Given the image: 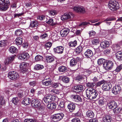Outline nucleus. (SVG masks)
Segmentation results:
<instances>
[{"label": "nucleus", "mask_w": 122, "mask_h": 122, "mask_svg": "<svg viewBox=\"0 0 122 122\" xmlns=\"http://www.w3.org/2000/svg\"><path fill=\"white\" fill-rule=\"evenodd\" d=\"M86 97L90 100L94 99L98 96L97 91L93 88L87 89L86 90Z\"/></svg>", "instance_id": "obj_1"}, {"label": "nucleus", "mask_w": 122, "mask_h": 122, "mask_svg": "<svg viewBox=\"0 0 122 122\" xmlns=\"http://www.w3.org/2000/svg\"><path fill=\"white\" fill-rule=\"evenodd\" d=\"M108 5L109 8L113 11L117 10L119 8L118 2L115 0H110L108 3Z\"/></svg>", "instance_id": "obj_2"}, {"label": "nucleus", "mask_w": 122, "mask_h": 122, "mask_svg": "<svg viewBox=\"0 0 122 122\" xmlns=\"http://www.w3.org/2000/svg\"><path fill=\"white\" fill-rule=\"evenodd\" d=\"M9 0H0V10L2 11L6 10L8 8Z\"/></svg>", "instance_id": "obj_3"}, {"label": "nucleus", "mask_w": 122, "mask_h": 122, "mask_svg": "<svg viewBox=\"0 0 122 122\" xmlns=\"http://www.w3.org/2000/svg\"><path fill=\"white\" fill-rule=\"evenodd\" d=\"M104 68L107 70H109L112 69L113 66V62L110 60L106 61L103 64Z\"/></svg>", "instance_id": "obj_4"}, {"label": "nucleus", "mask_w": 122, "mask_h": 122, "mask_svg": "<svg viewBox=\"0 0 122 122\" xmlns=\"http://www.w3.org/2000/svg\"><path fill=\"white\" fill-rule=\"evenodd\" d=\"M56 97L54 95L48 94L46 95L43 98V100L46 103L51 102L52 101H54Z\"/></svg>", "instance_id": "obj_5"}, {"label": "nucleus", "mask_w": 122, "mask_h": 122, "mask_svg": "<svg viewBox=\"0 0 122 122\" xmlns=\"http://www.w3.org/2000/svg\"><path fill=\"white\" fill-rule=\"evenodd\" d=\"M64 116V114L61 113L54 114L52 117L55 122L58 121L62 119Z\"/></svg>", "instance_id": "obj_6"}, {"label": "nucleus", "mask_w": 122, "mask_h": 122, "mask_svg": "<svg viewBox=\"0 0 122 122\" xmlns=\"http://www.w3.org/2000/svg\"><path fill=\"white\" fill-rule=\"evenodd\" d=\"M69 58L70 60V65L71 67L75 66L77 64V62L80 60V58L78 57H76V58L72 57H70Z\"/></svg>", "instance_id": "obj_7"}, {"label": "nucleus", "mask_w": 122, "mask_h": 122, "mask_svg": "<svg viewBox=\"0 0 122 122\" xmlns=\"http://www.w3.org/2000/svg\"><path fill=\"white\" fill-rule=\"evenodd\" d=\"M73 10L77 12H79L82 13H84L86 12L85 8L83 6H75L73 8Z\"/></svg>", "instance_id": "obj_8"}, {"label": "nucleus", "mask_w": 122, "mask_h": 122, "mask_svg": "<svg viewBox=\"0 0 122 122\" xmlns=\"http://www.w3.org/2000/svg\"><path fill=\"white\" fill-rule=\"evenodd\" d=\"M18 74L14 71L10 72L8 74V77L9 78L13 80L17 79L19 77Z\"/></svg>", "instance_id": "obj_9"}, {"label": "nucleus", "mask_w": 122, "mask_h": 122, "mask_svg": "<svg viewBox=\"0 0 122 122\" xmlns=\"http://www.w3.org/2000/svg\"><path fill=\"white\" fill-rule=\"evenodd\" d=\"M121 90V88L120 85L115 86L112 89V92L115 95H117L119 93Z\"/></svg>", "instance_id": "obj_10"}, {"label": "nucleus", "mask_w": 122, "mask_h": 122, "mask_svg": "<svg viewBox=\"0 0 122 122\" xmlns=\"http://www.w3.org/2000/svg\"><path fill=\"white\" fill-rule=\"evenodd\" d=\"M15 56H10L6 58L4 61L5 64L7 66L11 62L14 60Z\"/></svg>", "instance_id": "obj_11"}, {"label": "nucleus", "mask_w": 122, "mask_h": 122, "mask_svg": "<svg viewBox=\"0 0 122 122\" xmlns=\"http://www.w3.org/2000/svg\"><path fill=\"white\" fill-rule=\"evenodd\" d=\"M64 48L62 46H59L55 48L54 50L55 52L59 54H62Z\"/></svg>", "instance_id": "obj_12"}, {"label": "nucleus", "mask_w": 122, "mask_h": 122, "mask_svg": "<svg viewBox=\"0 0 122 122\" xmlns=\"http://www.w3.org/2000/svg\"><path fill=\"white\" fill-rule=\"evenodd\" d=\"M73 17V14L71 13L68 14L65 13L61 17V19L62 20H64Z\"/></svg>", "instance_id": "obj_13"}, {"label": "nucleus", "mask_w": 122, "mask_h": 122, "mask_svg": "<svg viewBox=\"0 0 122 122\" xmlns=\"http://www.w3.org/2000/svg\"><path fill=\"white\" fill-rule=\"evenodd\" d=\"M30 56L29 54L27 52L22 53L19 57L21 60L25 61L29 59Z\"/></svg>", "instance_id": "obj_14"}, {"label": "nucleus", "mask_w": 122, "mask_h": 122, "mask_svg": "<svg viewBox=\"0 0 122 122\" xmlns=\"http://www.w3.org/2000/svg\"><path fill=\"white\" fill-rule=\"evenodd\" d=\"M32 106L34 108H37L40 105V102L38 100L36 99L33 100L31 102Z\"/></svg>", "instance_id": "obj_15"}, {"label": "nucleus", "mask_w": 122, "mask_h": 122, "mask_svg": "<svg viewBox=\"0 0 122 122\" xmlns=\"http://www.w3.org/2000/svg\"><path fill=\"white\" fill-rule=\"evenodd\" d=\"M56 59V57L53 56H46V60L47 63H51L53 62Z\"/></svg>", "instance_id": "obj_16"}, {"label": "nucleus", "mask_w": 122, "mask_h": 122, "mask_svg": "<svg viewBox=\"0 0 122 122\" xmlns=\"http://www.w3.org/2000/svg\"><path fill=\"white\" fill-rule=\"evenodd\" d=\"M111 85L110 83H105L102 86V89L104 91L109 90L111 88Z\"/></svg>", "instance_id": "obj_17"}, {"label": "nucleus", "mask_w": 122, "mask_h": 122, "mask_svg": "<svg viewBox=\"0 0 122 122\" xmlns=\"http://www.w3.org/2000/svg\"><path fill=\"white\" fill-rule=\"evenodd\" d=\"M70 31V30L68 28H65L62 30L60 31V34L62 37L66 36Z\"/></svg>", "instance_id": "obj_18"}, {"label": "nucleus", "mask_w": 122, "mask_h": 122, "mask_svg": "<svg viewBox=\"0 0 122 122\" xmlns=\"http://www.w3.org/2000/svg\"><path fill=\"white\" fill-rule=\"evenodd\" d=\"M67 107L70 112H72L75 109L76 105L74 103H71L68 105Z\"/></svg>", "instance_id": "obj_19"}, {"label": "nucleus", "mask_w": 122, "mask_h": 122, "mask_svg": "<svg viewBox=\"0 0 122 122\" xmlns=\"http://www.w3.org/2000/svg\"><path fill=\"white\" fill-rule=\"evenodd\" d=\"M109 42L107 41L102 42L100 44V47L102 49L106 48L107 47L109 46Z\"/></svg>", "instance_id": "obj_20"}, {"label": "nucleus", "mask_w": 122, "mask_h": 122, "mask_svg": "<svg viewBox=\"0 0 122 122\" xmlns=\"http://www.w3.org/2000/svg\"><path fill=\"white\" fill-rule=\"evenodd\" d=\"M85 56L87 58H90L93 55L92 51L90 49L87 50L85 52Z\"/></svg>", "instance_id": "obj_21"}, {"label": "nucleus", "mask_w": 122, "mask_h": 122, "mask_svg": "<svg viewBox=\"0 0 122 122\" xmlns=\"http://www.w3.org/2000/svg\"><path fill=\"white\" fill-rule=\"evenodd\" d=\"M108 106L110 108L113 109L117 107V104L116 102L112 101L108 104Z\"/></svg>", "instance_id": "obj_22"}, {"label": "nucleus", "mask_w": 122, "mask_h": 122, "mask_svg": "<svg viewBox=\"0 0 122 122\" xmlns=\"http://www.w3.org/2000/svg\"><path fill=\"white\" fill-rule=\"evenodd\" d=\"M42 85L45 86H48L51 85L52 84L51 81L47 80L46 79L43 80L42 81Z\"/></svg>", "instance_id": "obj_23"}, {"label": "nucleus", "mask_w": 122, "mask_h": 122, "mask_svg": "<svg viewBox=\"0 0 122 122\" xmlns=\"http://www.w3.org/2000/svg\"><path fill=\"white\" fill-rule=\"evenodd\" d=\"M115 56L117 59L119 61L122 60V52L119 51L115 54Z\"/></svg>", "instance_id": "obj_24"}, {"label": "nucleus", "mask_w": 122, "mask_h": 122, "mask_svg": "<svg viewBox=\"0 0 122 122\" xmlns=\"http://www.w3.org/2000/svg\"><path fill=\"white\" fill-rule=\"evenodd\" d=\"M83 89V86L80 85L75 86L74 88V90L77 91V92H80L82 91Z\"/></svg>", "instance_id": "obj_25"}, {"label": "nucleus", "mask_w": 122, "mask_h": 122, "mask_svg": "<svg viewBox=\"0 0 122 122\" xmlns=\"http://www.w3.org/2000/svg\"><path fill=\"white\" fill-rule=\"evenodd\" d=\"M29 65V64L26 63L25 62H24L21 63L20 65V69L25 70L26 67H27Z\"/></svg>", "instance_id": "obj_26"}, {"label": "nucleus", "mask_w": 122, "mask_h": 122, "mask_svg": "<svg viewBox=\"0 0 122 122\" xmlns=\"http://www.w3.org/2000/svg\"><path fill=\"white\" fill-rule=\"evenodd\" d=\"M71 98H73L77 101L81 102L82 99L80 96L76 95H71Z\"/></svg>", "instance_id": "obj_27"}, {"label": "nucleus", "mask_w": 122, "mask_h": 122, "mask_svg": "<svg viewBox=\"0 0 122 122\" xmlns=\"http://www.w3.org/2000/svg\"><path fill=\"white\" fill-rule=\"evenodd\" d=\"M122 69V64L117 66L116 69L113 71V73L114 74H117Z\"/></svg>", "instance_id": "obj_28"}, {"label": "nucleus", "mask_w": 122, "mask_h": 122, "mask_svg": "<svg viewBox=\"0 0 122 122\" xmlns=\"http://www.w3.org/2000/svg\"><path fill=\"white\" fill-rule=\"evenodd\" d=\"M31 100L29 98H25L22 102V103L25 105H29L30 102Z\"/></svg>", "instance_id": "obj_29"}, {"label": "nucleus", "mask_w": 122, "mask_h": 122, "mask_svg": "<svg viewBox=\"0 0 122 122\" xmlns=\"http://www.w3.org/2000/svg\"><path fill=\"white\" fill-rule=\"evenodd\" d=\"M112 120V118L110 116H105L103 118L104 122H110Z\"/></svg>", "instance_id": "obj_30"}, {"label": "nucleus", "mask_w": 122, "mask_h": 122, "mask_svg": "<svg viewBox=\"0 0 122 122\" xmlns=\"http://www.w3.org/2000/svg\"><path fill=\"white\" fill-rule=\"evenodd\" d=\"M56 104L54 103L48 104L47 105L48 108L49 109L51 110L53 109H55L56 107Z\"/></svg>", "instance_id": "obj_31"}, {"label": "nucleus", "mask_w": 122, "mask_h": 122, "mask_svg": "<svg viewBox=\"0 0 122 122\" xmlns=\"http://www.w3.org/2000/svg\"><path fill=\"white\" fill-rule=\"evenodd\" d=\"M15 41L17 45H21L22 43V39L20 37H18L15 40Z\"/></svg>", "instance_id": "obj_32"}, {"label": "nucleus", "mask_w": 122, "mask_h": 122, "mask_svg": "<svg viewBox=\"0 0 122 122\" xmlns=\"http://www.w3.org/2000/svg\"><path fill=\"white\" fill-rule=\"evenodd\" d=\"M96 85V83L94 82H88L86 83V86L89 89L93 88Z\"/></svg>", "instance_id": "obj_33"}, {"label": "nucleus", "mask_w": 122, "mask_h": 122, "mask_svg": "<svg viewBox=\"0 0 122 122\" xmlns=\"http://www.w3.org/2000/svg\"><path fill=\"white\" fill-rule=\"evenodd\" d=\"M101 77V75L100 73H98L92 79V80L94 82H97L100 80Z\"/></svg>", "instance_id": "obj_34"}, {"label": "nucleus", "mask_w": 122, "mask_h": 122, "mask_svg": "<svg viewBox=\"0 0 122 122\" xmlns=\"http://www.w3.org/2000/svg\"><path fill=\"white\" fill-rule=\"evenodd\" d=\"M58 107L60 109H63L64 107V103L62 100H61L58 101Z\"/></svg>", "instance_id": "obj_35"}, {"label": "nucleus", "mask_w": 122, "mask_h": 122, "mask_svg": "<svg viewBox=\"0 0 122 122\" xmlns=\"http://www.w3.org/2000/svg\"><path fill=\"white\" fill-rule=\"evenodd\" d=\"M10 52L13 53H16L17 51V49L15 47L11 46L9 49Z\"/></svg>", "instance_id": "obj_36"}, {"label": "nucleus", "mask_w": 122, "mask_h": 122, "mask_svg": "<svg viewBox=\"0 0 122 122\" xmlns=\"http://www.w3.org/2000/svg\"><path fill=\"white\" fill-rule=\"evenodd\" d=\"M58 70L60 72H64L67 71V68L65 66H59L58 68Z\"/></svg>", "instance_id": "obj_37"}, {"label": "nucleus", "mask_w": 122, "mask_h": 122, "mask_svg": "<svg viewBox=\"0 0 122 122\" xmlns=\"http://www.w3.org/2000/svg\"><path fill=\"white\" fill-rule=\"evenodd\" d=\"M87 117L90 118H93L94 116V114L93 112L92 111H88L86 113Z\"/></svg>", "instance_id": "obj_38"}, {"label": "nucleus", "mask_w": 122, "mask_h": 122, "mask_svg": "<svg viewBox=\"0 0 122 122\" xmlns=\"http://www.w3.org/2000/svg\"><path fill=\"white\" fill-rule=\"evenodd\" d=\"M44 68L43 65L40 64H37L35 66L34 69L36 70H38L42 69Z\"/></svg>", "instance_id": "obj_39"}, {"label": "nucleus", "mask_w": 122, "mask_h": 122, "mask_svg": "<svg viewBox=\"0 0 122 122\" xmlns=\"http://www.w3.org/2000/svg\"><path fill=\"white\" fill-rule=\"evenodd\" d=\"M121 110V108L119 107H115L113 109V111L115 114H117L119 113Z\"/></svg>", "instance_id": "obj_40"}, {"label": "nucleus", "mask_w": 122, "mask_h": 122, "mask_svg": "<svg viewBox=\"0 0 122 122\" xmlns=\"http://www.w3.org/2000/svg\"><path fill=\"white\" fill-rule=\"evenodd\" d=\"M38 23L37 21L35 20H34L31 22L30 25V27H34L37 26Z\"/></svg>", "instance_id": "obj_41"}, {"label": "nucleus", "mask_w": 122, "mask_h": 122, "mask_svg": "<svg viewBox=\"0 0 122 122\" xmlns=\"http://www.w3.org/2000/svg\"><path fill=\"white\" fill-rule=\"evenodd\" d=\"M62 80L63 82L67 83L69 82V79L68 77L66 76H63L62 77Z\"/></svg>", "instance_id": "obj_42"}, {"label": "nucleus", "mask_w": 122, "mask_h": 122, "mask_svg": "<svg viewBox=\"0 0 122 122\" xmlns=\"http://www.w3.org/2000/svg\"><path fill=\"white\" fill-rule=\"evenodd\" d=\"M106 100L103 97H101L99 100L98 103L100 105L102 106L104 104Z\"/></svg>", "instance_id": "obj_43"}, {"label": "nucleus", "mask_w": 122, "mask_h": 122, "mask_svg": "<svg viewBox=\"0 0 122 122\" xmlns=\"http://www.w3.org/2000/svg\"><path fill=\"white\" fill-rule=\"evenodd\" d=\"M46 23L47 24L52 26L56 24V23L54 22L53 19H49Z\"/></svg>", "instance_id": "obj_44"}, {"label": "nucleus", "mask_w": 122, "mask_h": 122, "mask_svg": "<svg viewBox=\"0 0 122 122\" xmlns=\"http://www.w3.org/2000/svg\"><path fill=\"white\" fill-rule=\"evenodd\" d=\"M69 45L70 47H74L77 45V41L75 40L69 43Z\"/></svg>", "instance_id": "obj_45"}, {"label": "nucleus", "mask_w": 122, "mask_h": 122, "mask_svg": "<svg viewBox=\"0 0 122 122\" xmlns=\"http://www.w3.org/2000/svg\"><path fill=\"white\" fill-rule=\"evenodd\" d=\"M43 57L39 55L36 56L35 58V60L36 61L38 62L42 60L43 59Z\"/></svg>", "instance_id": "obj_46"}, {"label": "nucleus", "mask_w": 122, "mask_h": 122, "mask_svg": "<svg viewBox=\"0 0 122 122\" xmlns=\"http://www.w3.org/2000/svg\"><path fill=\"white\" fill-rule=\"evenodd\" d=\"M82 49L83 48L82 46H80L76 48L75 51L77 54H79L81 52L82 50Z\"/></svg>", "instance_id": "obj_47"}, {"label": "nucleus", "mask_w": 122, "mask_h": 122, "mask_svg": "<svg viewBox=\"0 0 122 122\" xmlns=\"http://www.w3.org/2000/svg\"><path fill=\"white\" fill-rule=\"evenodd\" d=\"M19 100L18 99L17 97H15L13 98L12 100V102H13L15 105H17L19 102Z\"/></svg>", "instance_id": "obj_48"}, {"label": "nucleus", "mask_w": 122, "mask_h": 122, "mask_svg": "<svg viewBox=\"0 0 122 122\" xmlns=\"http://www.w3.org/2000/svg\"><path fill=\"white\" fill-rule=\"evenodd\" d=\"M92 44L94 45H97L99 43V40L98 38H95L93 39L92 41Z\"/></svg>", "instance_id": "obj_49"}, {"label": "nucleus", "mask_w": 122, "mask_h": 122, "mask_svg": "<svg viewBox=\"0 0 122 122\" xmlns=\"http://www.w3.org/2000/svg\"><path fill=\"white\" fill-rule=\"evenodd\" d=\"M22 34V31L20 29L17 30L15 32V35L17 36H20Z\"/></svg>", "instance_id": "obj_50"}, {"label": "nucleus", "mask_w": 122, "mask_h": 122, "mask_svg": "<svg viewBox=\"0 0 122 122\" xmlns=\"http://www.w3.org/2000/svg\"><path fill=\"white\" fill-rule=\"evenodd\" d=\"M5 101L3 97L0 96V108L1 107L2 105L5 104Z\"/></svg>", "instance_id": "obj_51"}, {"label": "nucleus", "mask_w": 122, "mask_h": 122, "mask_svg": "<svg viewBox=\"0 0 122 122\" xmlns=\"http://www.w3.org/2000/svg\"><path fill=\"white\" fill-rule=\"evenodd\" d=\"M105 82V81L103 80L100 81H99L96 83L95 85L96 86L98 87L100 86L101 85L104 83Z\"/></svg>", "instance_id": "obj_52"}, {"label": "nucleus", "mask_w": 122, "mask_h": 122, "mask_svg": "<svg viewBox=\"0 0 122 122\" xmlns=\"http://www.w3.org/2000/svg\"><path fill=\"white\" fill-rule=\"evenodd\" d=\"M105 59L103 58H101L99 59L97 61L98 64L99 65H102L104 63Z\"/></svg>", "instance_id": "obj_53"}, {"label": "nucleus", "mask_w": 122, "mask_h": 122, "mask_svg": "<svg viewBox=\"0 0 122 122\" xmlns=\"http://www.w3.org/2000/svg\"><path fill=\"white\" fill-rule=\"evenodd\" d=\"M35 121L34 119H26L24 120V122H35Z\"/></svg>", "instance_id": "obj_54"}, {"label": "nucleus", "mask_w": 122, "mask_h": 122, "mask_svg": "<svg viewBox=\"0 0 122 122\" xmlns=\"http://www.w3.org/2000/svg\"><path fill=\"white\" fill-rule=\"evenodd\" d=\"M50 93L53 94H58V91L57 90L55 89H53L50 91Z\"/></svg>", "instance_id": "obj_55"}, {"label": "nucleus", "mask_w": 122, "mask_h": 122, "mask_svg": "<svg viewBox=\"0 0 122 122\" xmlns=\"http://www.w3.org/2000/svg\"><path fill=\"white\" fill-rule=\"evenodd\" d=\"M49 13V14L51 15H54L56 14V12L55 10H50Z\"/></svg>", "instance_id": "obj_56"}, {"label": "nucleus", "mask_w": 122, "mask_h": 122, "mask_svg": "<svg viewBox=\"0 0 122 122\" xmlns=\"http://www.w3.org/2000/svg\"><path fill=\"white\" fill-rule=\"evenodd\" d=\"M72 122H80V120L78 118L75 117L73 118L71 120Z\"/></svg>", "instance_id": "obj_57"}, {"label": "nucleus", "mask_w": 122, "mask_h": 122, "mask_svg": "<svg viewBox=\"0 0 122 122\" xmlns=\"http://www.w3.org/2000/svg\"><path fill=\"white\" fill-rule=\"evenodd\" d=\"M6 44V41H0V47H1L5 46Z\"/></svg>", "instance_id": "obj_58"}, {"label": "nucleus", "mask_w": 122, "mask_h": 122, "mask_svg": "<svg viewBox=\"0 0 122 122\" xmlns=\"http://www.w3.org/2000/svg\"><path fill=\"white\" fill-rule=\"evenodd\" d=\"M121 47L119 45V44H115L114 46V49L116 50H120Z\"/></svg>", "instance_id": "obj_59"}, {"label": "nucleus", "mask_w": 122, "mask_h": 122, "mask_svg": "<svg viewBox=\"0 0 122 122\" xmlns=\"http://www.w3.org/2000/svg\"><path fill=\"white\" fill-rule=\"evenodd\" d=\"M46 18V17L44 15H41L38 17V19L41 20H44Z\"/></svg>", "instance_id": "obj_60"}, {"label": "nucleus", "mask_w": 122, "mask_h": 122, "mask_svg": "<svg viewBox=\"0 0 122 122\" xmlns=\"http://www.w3.org/2000/svg\"><path fill=\"white\" fill-rule=\"evenodd\" d=\"M59 85H61L60 83H53L52 86L53 87L56 88L59 86Z\"/></svg>", "instance_id": "obj_61"}, {"label": "nucleus", "mask_w": 122, "mask_h": 122, "mask_svg": "<svg viewBox=\"0 0 122 122\" xmlns=\"http://www.w3.org/2000/svg\"><path fill=\"white\" fill-rule=\"evenodd\" d=\"M45 45V46L46 47H50L51 46L52 43L51 42H49L46 43Z\"/></svg>", "instance_id": "obj_62"}, {"label": "nucleus", "mask_w": 122, "mask_h": 122, "mask_svg": "<svg viewBox=\"0 0 122 122\" xmlns=\"http://www.w3.org/2000/svg\"><path fill=\"white\" fill-rule=\"evenodd\" d=\"M39 39V37L37 36H35L33 37V41H38Z\"/></svg>", "instance_id": "obj_63"}, {"label": "nucleus", "mask_w": 122, "mask_h": 122, "mask_svg": "<svg viewBox=\"0 0 122 122\" xmlns=\"http://www.w3.org/2000/svg\"><path fill=\"white\" fill-rule=\"evenodd\" d=\"M89 34L90 36H93L94 35L96 34V33L93 31H91L89 32Z\"/></svg>", "instance_id": "obj_64"}]
</instances>
